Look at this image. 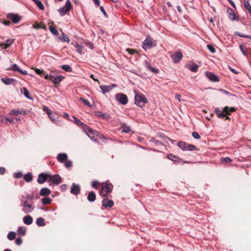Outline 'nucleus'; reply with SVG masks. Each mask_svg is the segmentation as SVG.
I'll list each match as a JSON object with an SVG mask.
<instances>
[{"label": "nucleus", "instance_id": "f257e3e1", "mask_svg": "<svg viewBox=\"0 0 251 251\" xmlns=\"http://www.w3.org/2000/svg\"><path fill=\"white\" fill-rule=\"evenodd\" d=\"M85 132L88 136L93 140L95 142H98L97 137L101 139L102 137L105 139V137L99 133V132L96 130H94L92 128H90L88 126H84V129L83 131Z\"/></svg>", "mask_w": 251, "mask_h": 251}, {"label": "nucleus", "instance_id": "f03ea898", "mask_svg": "<svg viewBox=\"0 0 251 251\" xmlns=\"http://www.w3.org/2000/svg\"><path fill=\"white\" fill-rule=\"evenodd\" d=\"M235 111L234 107H229L227 106H225L222 110H220L219 108L215 109V113L217 117L220 119H224L226 115H230L232 112Z\"/></svg>", "mask_w": 251, "mask_h": 251}, {"label": "nucleus", "instance_id": "7ed1b4c3", "mask_svg": "<svg viewBox=\"0 0 251 251\" xmlns=\"http://www.w3.org/2000/svg\"><path fill=\"white\" fill-rule=\"evenodd\" d=\"M22 202L21 206L23 207L22 210L25 213H29L31 212L35 208L32 202H28L27 200L23 201L21 200Z\"/></svg>", "mask_w": 251, "mask_h": 251}, {"label": "nucleus", "instance_id": "20e7f679", "mask_svg": "<svg viewBox=\"0 0 251 251\" xmlns=\"http://www.w3.org/2000/svg\"><path fill=\"white\" fill-rule=\"evenodd\" d=\"M148 103V100L143 94H135V104L141 108L143 107Z\"/></svg>", "mask_w": 251, "mask_h": 251}, {"label": "nucleus", "instance_id": "39448f33", "mask_svg": "<svg viewBox=\"0 0 251 251\" xmlns=\"http://www.w3.org/2000/svg\"><path fill=\"white\" fill-rule=\"evenodd\" d=\"M113 185L111 183L103 182L102 185L101 189L100 191V195L102 197H106L108 194L110 193L113 190Z\"/></svg>", "mask_w": 251, "mask_h": 251}, {"label": "nucleus", "instance_id": "423d86ee", "mask_svg": "<svg viewBox=\"0 0 251 251\" xmlns=\"http://www.w3.org/2000/svg\"><path fill=\"white\" fill-rule=\"evenodd\" d=\"M177 145L178 147L183 151H192L197 150V148L195 145L189 144L183 141L179 142Z\"/></svg>", "mask_w": 251, "mask_h": 251}, {"label": "nucleus", "instance_id": "0eeeda50", "mask_svg": "<svg viewBox=\"0 0 251 251\" xmlns=\"http://www.w3.org/2000/svg\"><path fill=\"white\" fill-rule=\"evenodd\" d=\"M61 178L59 175H51L50 174H49L48 182H50L49 185L50 186L57 185L61 182Z\"/></svg>", "mask_w": 251, "mask_h": 251}, {"label": "nucleus", "instance_id": "6e6552de", "mask_svg": "<svg viewBox=\"0 0 251 251\" xmlns=\"http://www.w3.org/2000/svg\"><path fill=\"white\" fill-rule=\"evenodd\" d=\"M169 53L173 62L176 64L179 63L183 58V54L180 51H176L174 53L170 52Z\"/></svg>", "mask_w": 251, "mask_h": 251}, {"label": "nucleus", "instance_id": "1a4fd4ad", "mask_svg": "<svg viewBox=\"0 0 251 251\" xmlns=\"http://www.w3.org/2000/svg\"><path fill=\"white\" fill-rule=\"evenodd\" d=\"M72 8V4L70 0H67L65 5L62 8L58 9V12L60 16H64L68 11H69Z\"/></svg>", "mask_w": 251, "mask_h": 251}, {"label": "nucleus", "instance_id": "9d476101", "mask_svg": "<svg viewBox=\"0 0 251 251\" xmlns=\"http://www.w3.org/2000/svg\"><path fill=\"white\" fill-rule=\"evenodd\" d=\"M115 99L122 105H126L127 103L128 100L127 96L123 93H118L115 95Z\"/></svg>", "mask_w": 251, "mask_h": 251}, {"label": "nucleus", "instance_id": "9b49d317", "mask_svg": "<svg viewBox=\"0 0 251 251\" xmlns=\"http://www.w3.org/2000/svg\"><path fill=\"white\" fill-rule=\"evenodd\" d=\"M6 18L8 19L11 20L13 23L15 24H18L21 20V17L17 14L13 13H9L6 15Z\"/></svg>", "mask_w": 251, "mask_h": 251}, {"label": "nucleus", "instance_id": "f8f14e48", "mask_svg": "<svg viewBox=\"0 0 251 251\" xmlns=\"http://www.w3.org/2000/svg\"><path fill=\"white\" fill-rule=\"evenodd\" d=\"M143 45L145 49H146V48L155 47L156 46V41H153L151 37L148 36L143 41Z\"/></svg>", "mask_w": 251, "mask_h": 251}, {"label": "nucleus", "instance_id": "ddd939ff", "mask_svg": "<svg viewBox=\"0 0 251 251\" xmlns=\"http://www.w3.org/2000/svg\"><path fill=\"white\" fill-rule=\"evenodd\" d=\"M226 12L228 15V19L232 21H240V18L239 16H237L234 12L233 11V10L231 9L230 7H228L226 10Z\"/></svg>", "mask_w": 251, "mask_h": 251}, {"label": "nucleus", "instance_id": "4468645a", "mask_svg": "<svg viewBox=\"0 0 251 251\" xmlns=\"http://www.w3.org/2000/svg\"><path fill=\"white\" fill-rule=\"evenodd\" d=\"M167 158L175 162H177V163H182L183 164L184 163H189V162L188 161H183L182 159L177 156H176L172 153H169L167 155Z\"/></svg>", "mask_w": 251, "mask_h": 251}, {"label": "nucleus", "instance_id": "2eb2a0df", "mask_svg": "<svg viewBox=\"0 0 251 251\" xmlns=\"http://www.w3.org/2000/svg\"><path fill=\"white\" fill-rule=\"evenodd\" d=\"M64 78L62 75H54L50 74V80L55 84H59Z\"/></svg>", "mask_w": 251, "mask_h": 251}, {"label": "nucleus", "instance_id": "dca6fc26", "mask_svg": "<svg viewBox=\"0 0 251 251\" xmlns=\"http://www.w3.org/2000/svg\"><path fill=\"white\" fill-rule=\"evenodd\" d=\"M48 179L49 173H41L38 175L37 181L39 184H43L47 180L48 181Z\"/></svg>", "mask_w": 251, "mask_h": 251}, {"label": "nucleus", "instance_id": "f3484780", "mask_svg": "<svg viewBox=\"0 0 251 251\" xmlns=\"http://www.w3.org/2000/svg\"><path fill=\"white\" fill-rule=\"evenodd\" d=\"M7 70H12L13 71H17L24 75H27V72L25 70H22L18 65L14 64L12 65L10 68L7 69Z\"/></svg>", "mask_w": 251, "mask_h": 251}, {"label": "nucleus", "instance_id": "a211bd4d", "mask_svg": "<svg viewBox=\"0 0 251 251\" xmlns=\"http://www.w3.org/2000/svg\"><path fill=\"white\" fill-rule=\"evenodd\" d=\"M80 192V186L75 183H73L71 186V189L70 190V192L71 194L75 195V196L78 195Z\"/></svg>", "mask_w": 251, "mask_h": 251}, {"label": "nucleus", "instance_id": "6ab92c4d", "mask_svg": "<svg viewBox=\"0 0 251 251\" xmlns=\"http://www.w3.org/2000/svg\"><path fill=\"white\" fill-rule=\"evenodd\" d=\"M116 86V85L114 84H111L109 85H101L100 86V89L102 91L103 94L106 93H108L112 90L114 87Z\"/></svg>", "mask_w": 251, "mask_h": 251}, {"label": "nucleus", "instance_id": "aec40b11", "mask_svg": "<svg viewBox=\"0 0 251 251\" xmlns=\"http://www.w3.org/2000/svg\"><path fill=\"white\" fill-rule=\"evenodd\" d=\"M205 75L208 79L212 82H219V79L218 76L214 73L210 72H206Z\"/></svg>", "mask_w": 251, "mask_h": 251}, {"label": "nucleus", "instance_id": "412c9836", "mask_svg": "<svg viewBox=\"0 0 251 251\" xmlns=\"http://www.w3.org/2000/svg\"><path fill=\"white\" fill-rule=\"evenodd\" d=\"M102 204L105 208H111L113 206L114 202L112 200L104 199L102 201Z\"/></svg>", "mask_w": 251, "mask_h": 251}, {"label": "nucleus", "instance_id": "4be33fe9", "mask_svg": "<svg viewBox=\"0 0 251 251\" xmlns=\"http://www.w3.org/2000/svg\"><path fill=\"white\" fill-rule=\"evenodd\" d=\"M57 159L60 163H64L68 159V156L65 153H60L57 155Z\"/></svg>", "mask_w": 251, "mask_h": 251}, {"label": "nucleus", "instance_id": "5701e85b", "mask_svg": "<svg viewBox=\"0 0 251 251\" xmlns=\"http://www.w3.org/2000/svg\"><path fill=\"white\" fill-rule=\"evenodd\" d=\"M0 80L5 85H10L16 81L15 79L8 77H1Z\"/></svg>", "mask_w": 251, "mask_h": 251}, {"label": "nucleus", "instance_id": "b1692460", "mask_svg": "<svg viewBox=\"0 0 251 251\" xmlns=\"http://www.w3.org/2000/svg\"><path fill=\"white\" fill-rule=\"evenodd\" d=\"M96 199V195L94 191H90L88 195L87 196V200L88 201L90 202H94Z\"/></svg>", "mask_w": 251, "mask_h": 251}, {"label": "nucleus", "instance_id": "393cba45", "mask_svg": "<svg viewBox=\"0 0 251 251\" xmlns=\"http://www.w3.org/2000/svg\"><path fill=\"white\" fill-rule=\"evenodd\" d=\"M145 67L147 68V69L151 71V72L154 73V74H157L159 73V70L156 69V68H153L151 66V65H150V63L146 61L145 62Z\"/></svg>", "mask_w": 251, "mask_h": 251}, {"label": "nucleus", "instance_id": "a878e982", "mask_svg": "<svg viewBox=\"0 0 251 251\" xmlns=\"http://www.w3.org/2000/svg\"><path fill=\"white\" fill-rule=\"evenodd\" d=\"M23 222L26 225H30L33 222V219L30 215H26L23 218Z\"/></svg>", "mask_w": 251, "mask_h": 251}, {"label": "nucleus", "instance_id": "bb28decb", "mask_svg": "<svg viewBox=\"0 0 251 251\" xmlns=\"http://www.w3.org/2000/svg\"><path fill=\"white\" fill-rule=\"evenodd\" d=\"M187 67L192 72L196 73L198 71V65L195 63L187 65Z\"/></svg>", "mask_w": 251, "mask_h": 251}, {"label": "nucleus", "instance_id": "cd10ccee", "mask_svg": "<svg viewBox=\"0 0 251 251\" xmlns=\"http://www.w3.org/2000/svg\"><path fill=\"white\" fill-rule=\"evenodd\" d=\"M51 193L50 190L48 188H43L40 191V195L42 196H47L49 195Z\"/></svg>", "mask_w": 251, "mask_h": 251}, {"label": "nucleus", "instance_id": "c85d7f7f", "mask_svg": "<svg viewBox=\"0 0 251 251\" xmlns=\"http://www.w3.org/2000/svg\"><path fill=\"white\" fill-rule=\"evenodd\" d=\"M14 41V39H7L5 43H2L3 49H7L9 46L12 45Z\"/></svg>", "mask_w": 251, "mask_h": 251}, {"label": "nucleus", "instance_id": "c756f323", "mask_svg": "<svg viewBox=\"0 0 251 251\" xmlns=\"http://www.w3.org/2000/svg\"><path fill=\"white\" fill-rule=\"evenodd\" d=\"M74 119V123H75L77 125L81 127L82 130L84 129V126H87V125L84 124L83 123L81 122L78 119H77L75 116H73Z\"/></svg>", "mask_w": 251, "mask_h": 251}, {"label": "nucleus", "instance_id": "7c9ffc66", "mask_svg": "<svg viewBox=\"0 0 251 251\" xmlns=\"http://www.w3.org/2000/svg\"><path fill=\"white\" fill-rule=\"evenodd\" d=\"M23 95L28 99L29 100H32V97L31 96V95L29 94V92L28 90L25 88L24 87L23 88Z\"/></svg>", "mask_w": 251, "mask_h": 251}, {"label": "nucleus", "instance_id": "2f4dec72", "mask_svg": "<svg viewBox=\"0 0 251 251\" xmlns=\"http://www.w3.org/2000/svg\"><path fill=\"white\" fill-rule=\"evenodd\" d=\"M24 178L27 182H31L33 179V176L30 173H27L24 176Z\"/></svg>", "mask_w": 251, "mask_h": 251}, {"label": "nucleus", "instance_id": "473e14b6", "mask_svg": "<svg viewBox=\"0 0 251 251\" xmlns=\"http://www.w3.org/2000/svg\"><path fill=\"white\" fill-rule=\"evenodd\" d=\"M83 46L76 43L75 45V50L78 53L81 54L83 50Z\"/></svg>", "mask_w": 251, "mask_h": 251}, {"label": "nucleus", "instance_id": "72a5a7b5", "mask_svg": "<svg viewBox=\"0 0 251 251\" xmlns=\"http://www.w3.org/2000/svg\"><path fill=\"white\" fill-rule=\"evenodd\" d=\"M240 50L242 51L244 55L247 56L248 55V50L246 46L244 45H240L239 46Z\"/></svg>", "mask_w": 251, "mask_h": 251}, {"label": "nucleus", "instance_id": "f704fd0d", "mask_svg": "<svg viewBox=\"0 0 251 251\" xmlns=\"http://www.w3.org/2000/svg\"><path fill=\"white\" fill-rule=\"evenodd\" d=\"M41 10H44L45 7L42 1L40 0H32Z\"/></svg>", "mask_w": 251, "mask_h": 251}, {"label": "nucleus", "instance_id": "c9c22d12", "mask_svg": "<svg viewBox=\"0 0 251 251\" xmlns=\"http://www.w3.org/2000/svg\"><path fill=\"white\" fill-rule=\"evenodd\" d=\"M36 224L40 226H45V219L42 217H39L37 218L36 220Z\"/></svg>", "mask_w": 251, "mask_h": 251}, {"label": "nucleus", "instance_id": "e433bc0d", "mask_svg": "<svg viewBox=\"0 0 251 251\" xmlns=\"http://www.w3.org/2000/svg\"><path fill=\"white\" fill-rule=\"evenodd\" d=\"M26 229L24 226H20L18 227L17 230L18 234L20 235L24 236L25 234Z\"/></svg>", "mask_w": 251, "mask_h": 251}, {"label": "nucleus", "instance_id": "4c0bfd02", "mask_svg": "<svg viewBox=\"0 0 251 251\" xmlns=\"http://www.w3.org/2000/svg\"><path fill=\"white\" fill-rule=\"evenodd\" d=\"M121 129L122 131L124 133H129L131 130L130 126H126L125 124L122 125L121 126Z\"/></svg>", "mask_w": 251, "mask_h": 251}, {"label": "nucleus", "instance_id": "58836bf2", "mask_svg": "<svg viewBox=\"0 0 251 251\" xmlns=\"http://www.w3.org/2000/svg\"><path fill=\"white\" fill-rule=\"evenodd\" d=\"M41 201L44 205L49 204L51 202V199L49 197H46L42 199Z\"/></svg>", "mask_w": 251, "mask_h": 251}, {"label": "nucleus", "instance_id": "ea45409f", "mask_svg": "<svg viewBox=\"0 0 251 251\" xmlns=\"http://www.w3.org/2000/svg\"><path fill=\"white\" fill-rule=\"evenodd\" d=\"M61 68L67 72H71L72 71V69L71 66L69 65H63L61 66Z\"/></svg>", "mask_w": 251, "mask_h": 251}, {"label": "nucleus", "instance_id": "a19ab883", "mask_svg": "<svg viewBox=\"0 0 251 251\" xmlns=\"http://www.w3.org/2000/svg\"><path fill=\"white\" fill-rule=\"evenodd\" d=\"M49 29L50 32L54 35H58V32L57 30L55 28V27H54L52 26H49Z\"/></svg>", "mask_w": 251, "mask_h": 251}, {"label": "nucleus", "instance_id": "79ce46f5", "mask_svg": "<svg viewBox=\"0 0 251 251\" xmlns=\"http://www.w3.org/2000/svg\"><path fill=\"white\" fill-rule=\"evenodd\" d=\"M16 233L14 231H10L7 235V238L9 240H13L15 238Z\"/></svg>", "mask_w": 251, "mask_h": 251}, {"label": "nucleus", "instance_id": "37998d69", "mask_svg": "<svg viewBox=\"0 0 251 251\" xmlns=\"http://www.w3.org/2000/svg\"><path fill=\"white\" fill-rule=\"evenodd\" d=\"M234 34L235 35H237V36L241 37H244V38H246L251 39V36L241 33L238 31L235 32Z\"/></svg>", "mask_w": 251, "mask_h": 251}, {"label": "nucleus", "instance_id": "c03bdc74", "mask_svg": "<svg viewBox=\"0 0 251 251\" xmlns=\"http://www.w3.org/2000/svg\"><path fill=\"white\" fill-rule=\"evenodd\" d=\"M234 34L235 35H237V36L241 37H244V38H246L251 39V36L241 33L238 31L235 32Z\"/></svg>", "mask_w": 251, "mask_h": 251}, {"label": "nucleus", "instance_id": "a18cd8bd", "mask_svg": "<svg viewBox=\"0 0 251 251\" xmlns=\"http://www.w3.org/2000/svg\"><path fill=\"white\" fill-rule=\"evenodd\" d=\"M51 121L55 124L57 121V116L55 115V114L50 115L48 116Z\"/></svg>", "mask_w": 251, "mask_h": 251}, {"label": "nucleus", "instance_id": "49530a36", "mask_svg": "<svg viewBox=\"0 0 251 251\" xmlns=\"http://www.w3.org/2000/svg\"><path fill=\"white\" fill-rule=\"evenodd\" d=\"M59 39L63 42H67L68 43H69L70 41L68 36L65 35L64 33H62V36H61Z\"/></svg>", "mask_w": 251, "mask_h": 251}, {"label": "nucleus", "instance_id": "de8ad7c7", "mask_svg": "<svg viewBox=\"0 0 251 251\" xmlns=\"http://www.w3.org/2000/svg\"><path fill=\"white\" fill-rule=\"evenodd\" d=\"M244 5L245 8L249 11L251 10V6L250 4V2L248 0H244Z\"/></svg>", "mask_w": 251, "mask_h": 251}, {"label": "nucleus", "instance_id": "09e8293b", "mask_svg": "<svg viewBox=\"0 0 251 251\" xmlns=\"http://www.w3.org/2000/svg\"><path fill=\"white\" fill-rule=\"evenodd\" d=\"M207 48L211 53H214L216 52L215 49L212 45L208 44L207 45Z\"/></svg>", "mask_w": 251, "mask_h": 251}, {"label": "nucleus", "instance_id": "8fccbe9b", "mask_svg": "<svg viewBox=\"0 0 251 251\" xmlns=\"http://www.w3.org/2000/svg\"><path fill=\"white\" fill-rule=\"evenodd\" d=\"M19 110L14 109V110H12L11 111H10V112L9 113V114L11 116H17V115H19Z\"/></svg>", "mask_w": 251, "mask_h": 251}, {"label": "nucleus", "instance_id": "3c124183", "mask_svg": "<svg viewBox=\"0 0 251 251\" xmlns=\"http://www.w3.org/2000/svg\"><path fill=\"white\" fill-rule=\"evenodd\" d=\"M80 100H81L84 104H85L86 105L88 106V107H92V105H91V104L90 103V102L84 99V98H80Z\"/></svg>", "mask_w": 251, "mask_h": 251}, {"label": "nucleus", "instance_id": "603ef678", "mask_svg": "<svg viewBox=\"0 0 251 251\" xmlns=\"http://www.w3.org/2000/svg\"><path fill=\"white\" fill-rule=\"evenodd\" d=\"M7 117L0 115V123L7 124Z\"/></svg>", "mask_w": 251, "mask_h": 251}, {"label": "nucleus", "instance_id": "864d4df0", "mask_svg": "<svg viewBox=\"0 0 251 251\" xmlns=\"http://www.w3.org/2000/svg\"><path fill=\"white\" fill-rule=\"evenodd\" d=\"M99 185V182L97 180H94L92 182V186L93 188L97 189Z\"/></svg>", "mask_w": 251, "mask_h": 251}, {"label": "nucleus", "instance_id": "5fc2aeb1", "mask_svg": "<svg viewBox=\"0 0 251 251\" xmlns=\"http://www.w3.org/2000/svg\"><path fill=\"white\" fill-rule=\"evenodd\" d=\"M32 28H35V29H41V28H44L45 29L46 26L45 25H44L43 26H42L41 25H32Z\"/></svg>", "mask_w": 251, "mask_h": 251}, {"label": "nucleus", "instance_id": "6e6d98bb", "mask_svg": "<svg viewBox=\"0 0 251 251\" xmlns=\"http://www.w3.org/2000/svg\"><path fill=\"white\" fill-rule=\"evenodd\" d=\"M34 71L36 72V74L39 75H42V74H45V72L44 70H41L40 69L35 68L34 69Z\"/></svg>", "mask_w": 251, "mask_h": 251}, {"label": "nucleus", "instance_id": "4d7b16f0", "mask_svg": "<svg viewBox=\"0 0 251 251\" xmlns=\"http://www.w3.org/2000/svg\"><path fill=\"white\" fill-rule=\"evenodd\" d=\"M44 111L46 112L48 116L50 115H52V112L51 110L47 106H44Z\"/></svg>", "mask_w": 251, "mask_h": 251}, {"label": "nucleus", "instance_id": "13d9d810", "mask_svg": "<svg viewBox=\"0 0 251 251\" xmlns=\"http://www.w3.org/2000/svg\"><path fill=\"white\" fill-rule=\"evenodd\" d=\"M222 159V162L225 163H227L232 161V160L230 158L227 157L223 158Z\"/></svg>", "mask_w": 251, "mask_h": 251}, {"label": "nucleus", "instance_id": "bf43d9fd", "mask_svg": "<svg viewBox=\"0 0 251 251\" xmlns=\"http://www.w3.org/2000/svg\"><path fill=\"white\" fill-rule=\"evenodd\" d=\"M65 166L67 168H69L72 166V163L71 161L66 160L65 162Z\"/></svg>", "mask_w": 251, "mask_h": 251}, {"label": "nucleus", "instance_id": "052dcab7", "mask_svg": "<svg viewBox=\"0 0 251 251\" xmlns=\"http://www.w3.org/2000/svg\"><path fill=\"white\" fill-rule=\"evenodd\" d=\"M192 136L196 139H199L201 138L199 134L195 131L192 132Z\"/></svg>", "mask_w": 251, "mask_h": 251}, {"label": "nucleus", "instance_id": "680f3d73", "mask_svg": "<svg viewBox=\"0 0 251 251\" xmlns=\"http://www.w3.org/2000/svg\"><path fill=\"white\" fill-rule=\"evenodd\" d=\"M19 114H20L22 115H27V114H28V112L24 109L19 110Z\"/></svg>", "mask_w": 251, "mask_h": 251}, {"label": "nucleus", "instance_id": "e2e57ef3", "mask_svg": "<svg viewBox=\"0 0 251 251\" xmlns=\"http://www.w3.org/2000/svg\"><path fill=\"white\" fill-rule=\"evenodd\" d=\"M151 142H153V143H154L156 145H161L162 144V143L158 141V140H155L154 138H152L151 140Z\"/></svg>", "mask_w": 251, "mask_h": 251}, {"label": "nucleus", "instance_id": "0e129e2a", "mask_svg": "<svg viewBox=\"0 0 251 251\" xmlns=\"http://www.w3.org/2000/svg\"><path fill=\"white\" fill-rule=\"evenodd\" d=\"M126 51L128 52L129 54L131 55H133L136 52V51L135 50L131 49H126Z\"/></svg>", "mask_w": 251, "mask_h": 251}, {"label": "nucleus", "instance_id": "69168bd1", "mask_svg": "<svg viewBox=\"0 0 251 251\" xmlns=\"http://www.w3.org/2000/svg\"><path fill=\"white\" fill-rule=\"evenodd\" d=\"M34 199L33 195H27L25 200L32 201Z\"/></svg>", "mask_w": 251, "mask_h": 251}, {"label": "nucleus", "instance_id": "338daca9", "mask_svg": "<svg viewBox=\"0 0 251 251\" xmlns=\"http://www.w3.org/2000/svg\"><path fill=\"white\" fill-rule=\"evenodd\" d=\"M100 11H101V12L103 14L104 16L106 17V18H108V15L107 14H106L105 10H104V7L102 6H101L100 7Z\"/></svg>", "mask_w": 251, "mask_h": 251}, {"label": "nucleus", "instance_id": "774afa93", "mask_svg": "<svg viewBox=\"0 0 251 251\" xmlns=\"http://www.w3.org/2000/svg\"><path fill=\"white\" fill-rule=\"evenodd\" d=\"M14 177L16 178H20L22 176V174L21 172L15 173L14 175Z\"/></svg>", "mask_w": 251, "mask_h": 251}]
</instances>
